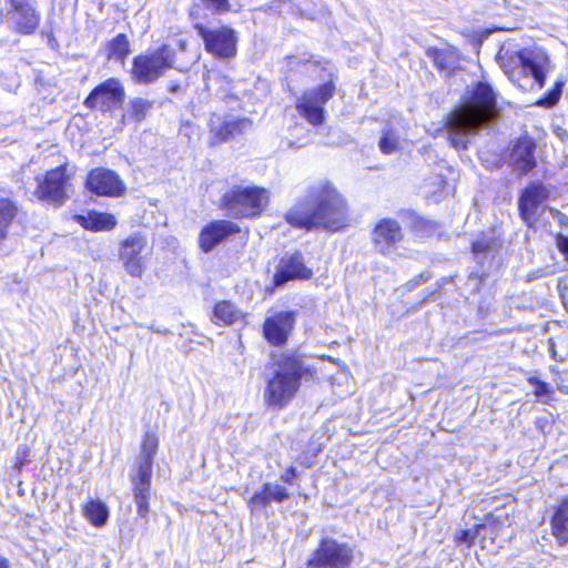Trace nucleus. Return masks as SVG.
<instances>
[{
    "instance_id": "obj_1",
    "label": "nucleus",
    "mask_w": 568,
    "mask_h": 568,
    "mask_svg": "<svg viewBox=\"0 0 568 568\" xmlns=\"http://www.w3.org/2000/svg\"><path fill=\"white\" fill-rule=\"evenodd\" d=\"M294 230L305 233L344 232L352 224L349 203L345 194L328 179L307 186L298 200L283 216Z\"/></svg>"
},
{
    "instance_id": "obj_2",
    "label": "nucleus",
    "mask_w": 568,
    "mask_h": 568,
    "mask_svg": "<svg viewBox=\"0 0 568 568\" xmlns=\"http://www.w3.org/2000/svg\"><path fill=\"white\" fill-rule=\"evenodd\" d=\"M498 115L497 92L488 82L477 81L466 90L460 103L445 115L446 141L455 150H467L478 131Z\"/></svg>"
},
{
    "instance_id": "obj_3",
    "label": "nucleus",
    "mask_w": 568,
    "mask_h": 568,
    "mask_svg": "<svg viewBox=\"0 0 568 568\" xmlns=\"http://www.w3.org/2000/svg\"><path fill=\"white\" fill-rule=\"evenodd\" d=\"M273 371L265 381L263 404L271 410L285 409L300 394L304 383H318L317 368L306 363L297 349L282 352L272 357Z\"/></svg>"
},
{
    "instance_id": "obj_4",
    "label": "nucleus",
    "mask_w": 568,
    "mask_h": 568,
    "mask_svg": "<svg viewBox=\"0 0 568 568\" xmlns=\"http://www.w3.org/2000/svg\"><path fill=\"white\" fill-rule=\"evenodd\" d=\"M498 63L507 79L523 92L541 90L549 72V58L538 55L530 48L500 50Z\"/></svg>"
},
{
    "instance_id": "obj_5",
    "label": "nucleus",
    "mask_w": 568,
    "mask_h": 568,
    "mask_svg": "<svg viewBox=\"0 0 568 568\" xmlns=\"http://www.w3.org/2000/svg\"><path fill=\"white\" fill-rule=\"evenodd\" d=\"M271 191L257 184L237 183L220 196L217 209L234 221L260 219L268 209Z\"/></svg>"
},
{
    "instance_id": "obj_6",
    "label": "nucleus",
    "mask_w": 568,
    "mask_h": 568,
    "mask_svg": "<svg viewBox=\"0 0 568 568\" xmlns=\"http://www.w3.org/2000/svg\"><path fill=\"white\" fill-rule=\"evenodd\" d=\"M74 175L75 166L68 160L45 170L36 178L33 197L44 206L62 207L74 193Z\"/></svg>"
},
{
    "instance_id": "obj_7",
    "label": "nucleus",
    "mask_w": 568,
    "mask_h": 568,
    "mask_svg": "<svg viewBox=\"0 0 568 568\" xmlns=\"http://www.w3.org/2000/svg\"><path fill=\"white\" fill-rule=\"evenodd\" d=\"M176 53L169 44H162L152 52L136 54L129 71L135 84H152L175 67Z\"/></svg>"
},
{
    "instance_id": "obj_8",
    "label": "nucleus",
    "mask_w": 568,
    "mask_h": 568,
    "mask_svg": "<svg viewBox=\"0 0 568 568\" xmlns=\"http://www.w3.org/2000/svg\"><path fill=\"white\" fill-rule=\"evenodd\" d=\"M335 79L331 78L322 84L304 91L295 101V110L301 119L310 125L318 128L326 121V103L336 94Z\"/></svg>"
},
{
    "instance_id": "obj_9",
    "label": "nucleus",
    "mask_w": 568,
    "mask_h": 568,
    "mask_svg": "<svg viewBox=\"0 0 568 568\" xmlns=\"http://www.w3.org/2000/svg\"><path fill=\"white\" fill-rule=\"evenodd\" d=\"M192 28L201 38L205 52L215 60L231 61L237 55L239 33L233 28L223 24L211 29L202 22Z\"/></svg>"
},
{
    "instance_id": "obj_10",
    "label": "nucleus",
    "mask_w": 568,
    "mask_h": 568,
    "mask_svg": "<svg viewBox=\"0 0 568 568\" xmlns=\"http://www.w3.org/2000/svg\"><path fill=\"white\" fill-rule=\"evenodd\" d=\"M151 255L148 237L141 232L130 234L118 244V258L125 273L133 278L144 275Z\"/></svg>"
},
{
    "instance_id": "obj_11",
    "label": "nucleus",
    "mask_w": 568,
    "mask_h": 568,
    "mask_svg": "<svg viewBox=\"0 0 568 568\" xmlns=\"http://www.w3.org/2000/svg\"><path fill=\"white\" fill-rule=\"evenodd\" d=\"M353 548L333 538H322L306 560L307 568H351Z\"/></svg>"
},
{
    "instance_id": "obj_12",
    "label": "nucleus",
    "mask_w": 568,
    "mask_h": 568,
    "mask_svg": "<svg viewBox=\"0 0 568 568\" xmlns=\"http://www.w3.org/2000/svg\"><path fill=\"white\" fill-rule=\"evenodd\" d=\"M125 100V89L118 78H108L97 84L84 98L83 105L100 114L114 113Z\"/></svg>"
},
{
    "instance_id": "obj_13",
    "label": "nucleus",
    "mask_w": 568,
    "mask_h": 568,
    "mask_svg": "<svg viewBox=\"0 0 568 568\" xmlns=\"http://www.w3.org/2000/svg\"><path fill=\"white\" fill-rule=\"evenodd\" d=\"M549 196L548 187L540 182H531L521 190L517 202L518 215L528 229L536 230L541 225Z\"/></svg>"
},
{
    "instance_id": "obj_14",
    "label": "nucleus",
    "mask_w": 568,
    "mask_h": 568,
    "mask_svg": "<svg viewBox=\"0 0 568 568\" xmlns=\"http://www.w3.org/2000/svg\"><path fill=\"white\" fill-rule=\"evenodd\" d=\"M296 321L297 312L294 310L268 312L261 326L263 339L271 347H285L293 335Z\"/></svg>"
},
{
    "instance_id": "obj_15",
    "label": "nucleus",
    "mask_w": 568,
    "mask_h": 568,
    "mask_svg": "<svg viewBox=\"0 0 568 568\" xmlns=\"http://www.w3.org/2000/svg\"><path fill=\"white\" fill-rule=\"evenodd\" d=\"M11 31L20 36L34 34L41 24L37 0H6Z\"/></svg>"
},
{
    "instance_id": "obj_16",
    "label": "nucleus",
    "mask_w": 568,
    "mask_h": 568,
    "mask_svg": "<svg viewBox=\"0 0 568 568\" xmlns=\"http://www.w3.org/2000/svg\"><path fill=\"white\" fill-rule=\"evenodd\" d=\"M84 189L99 197H120L126 186L121 176L113 170L103 166L91 169L84 179Z\"/></svg>"
},
{
    "instance_id": "obj_17",
    "label": "nucleus",
    "mask_w": 568,
    "mask_h": 568,
    "mask_svg": "<svg viewBox=\"0 0 568 568\" xmlns=\"http://www.w3.org/2000/svg\"><path fill=\"white\" fill-rule=\"evenodd\" d=\"M404 239L405 234L400 223L393 217L379 219L371 231L372 245L382 255L393 253Z\"/></svg>"
},
{
    "instance_id": "obj_18",
    "label": "nucleus",
    "mask_w": 568,
    "mask_h": 568,
    "mask_svg": "<svg viewBox=\"0 0 568 568\" xmlns=\"http://www.w3.org/2000/svg\"><path fill=\"white\" fill-rule=\"evenodd\" d=\"M241 232V226L234 220H212L201 229L197 246L202 253H210L220 244L239 235Z\"/></svg>"
},
{
    "instance_id": "obj_19",
    "label": "nucleus",
    "mask_w": 568,
    "mask_h": 568,
    "mask_svg": "<svg viewBox=\"0 0 568 568\" xmlns=\"http://www.w3.org/2000/svg\"><path fill=\"white\" fill-rule=\"evenodd\" d=\"M313 275V270L305 264L303 253L295 251L280 258L272 277V290L293 281H310Z\"/></svg>"
},
{
    "instance_id": "obj_20",
    "label": "nucleus",
    "mask_w": 568,
    "mask_h": 568,
    "mask_svg": "<svg viewBox=\"0 0 568 568\" xmlns=\"http://www.w3.org/2000/svg\"><path fill=\"white\" fill-rule=\"evenodd\" d=\"M537 140L528 133L520 134L508 152V166L519 175H527L537 166Z\"/></svg>"
},
{
    "instance_id": "obj_21",
    "label": "nucleus",
    "mask_w": 568,
    "mask_h": 568,
    "mask_svg": "<svg viewBox=\"0 0 568 568\" xmlns=\"http://www.w3.org/2000/svg\"><path fill=\"white\" fill-rule=\"evenodd\" d=\"M71 220L83 230L91 233L111 232L118 225V220L114 214L95 210L73 214Z\"/></svg>"
},
{
    "instance_id": "obj_22",
    "label": "nucleus",
    "mask_w": 568,
    "mask_h": 568,
    "mask_svg": "<svg viewBox=\"0 0 568 568\" xmlns=\"http://www.w3.org/2000/svg\"><path fill=\"white\" fill-rule=\"evenodd\" d=\"M159 450V436L155 430L144 432L140 444V458L136 470L130 477L152 478L153 460Z\"/></svg>"
},
{
    "instance_id": "obj_23",
    "label": "nucleus",
    "mask_w": 568,
    "mask_h": 568,
    "mask_svg": "<svg viewBox=\"0 0 568 568\" xmlns=\"http://www.w3.org/2000/svg\"><path fill=\"white\" fill-rule=\"evenodd\" d=\"M426 55L432 60L435 69L450 78L459 69L460 54L457 48L447 44L444 48L428 47Z\"/></svg>"
},
{
    "instance_id": "obj_24",
    "label": "nucleus",
    "mask_w": 568,
    "mask_h": 568,
    "mask_svg": "<svg viewBox=\"0 0 568 568\" xmlns=\"http://www.w3.org/2000/svg\"><path fill=\"white\" fill-rule=\"evenodd\" d=\"M290 498V493L284 486L264 483L260 490L248 499L250 510L256 511L267 507L272 501L281 504Z\"/></svg>"
},
{
    "instance_id": "obj_25",
    "label": "nucleus",
    "mask_w": 568,
    "mask_h": 568,
    "mask_svg": "<svg viewBox=\"0 0 568 568\" xmlns=\"http://www.w3.org/2000/svg\"><path fill=\"white\" fill-rule=\"evenodd\" d=\"M504 528V523L493 513H487L483 517V523L475 525V535H477V545L481 549L494 547Z\"/></svg>"
},
{
    "instance_id": "obj_26",
    "label": "nucleus",
    "mask_w": 568,
    "mask_h": 568,
    "mask_svg": "<svg viewBox=\"0 0 568 568\" xmlns=\"http://www.w3.org/2000/svg\"><path fill=\"white\" fill-rule=\"evenodd\" d=\"M550 530L559 546L568 544V496L561 497L554 506Z\"/></svg>"
},
{
    "instance_id": "obj_27",
    "label": "nucleus",
    "mask_w": 568,
    "mask_h": 568,
    "mask_svg": "<svg viewBox=\"0 0 568 568\" xmlns=\"http://www.w3.org/2000/svg\"><path fill=\"white\" fill-rule=\"evenodd\" d=\"M248 120L241 118L231 121H223L217 128L211 131L209 146L214 148L226 143L244 132Z\"/></svg>"
},
{
    "instance_id": "obj_28",
    "label": "nucleus",
    "mask_w": 568,
    "mask_h": 568,
    "mask_svg": "<svg viewBox=\"0 0 568 568\" xmlns=\"http://www.w3.org/2000/svg\"><path fill=\"white\" fill-rule=\"evenodd\" d=\"M243 320L245 315L229 300L217 301L212 307L211 322L214 325L231 326Z\"/></svg>"
},
{
    "instance_id": "obj_29",
    "label": "nucleus",
    "mask_w": 568,
    "mask_h": 568,
    "mask_svg": "<svg viewBox=\"0 0 568 568\" xmlns=\"http://www.w3.org/2000/svg\"><path fill=\"white\" fill-rule=\"evenodd\" d=\"M132 491L136 505V514L140 518L146 519L150 514L151 481L152 478L130 477Z\"/></svg>"
},
{
    "instance_id": "obj_30",
    "label": "nucleus",
    "mask_w": 568,
    "mask_h": 568,
    "mask_svg": "<svg viewBox=\"0 0 568 568\" xmlns=\"http://www.w3.org/2000/svg\"><path fill=\"white\" fill-rule=\"evenodd\" d=\"M20 207L16 201L9 197H0V243L9 237V232L18 219Z\"/></svg>"
},
{
    "instance_id": "obj_31",
    "label": "nucleus",
    "mask_w": 568,
    "mask_h": 568,
    "mask_svg": "<svg viewBox=\"0 0 568 568\" xmlns=\"http://www.w3.org/2000/svg\"><path fill=\"white\" fill-rule=\"evenodd\" d=\"M131 54V43L125 33H118L105 43V58L124 63Z\"/></svg>"
},
{
    "instance_id": "obj_32",
    "label": "nucleus",
    "mask_w": 568,
    "mask_h": 568,
    "mask_svg": "<svg viewBox=\"0 0 568 568\" xmlns=\"http://www.w3.org/2000/svg\"><path fill=\"white\" fill-rule=\"evenodd\" d=\"M83 516L85 519L97 528L103 527L110 517L108 506L98 499H90L83 505Z\"/></svg>"
},
{
    "instance_id": "obj_33",
    "label": "nucleus",
    "mask_w": 568,
    "mask_h": 568,
    "mask_svg": "<svg viewBox=\"0 0 568 568\" xmlns=\"http://www.w3.org/2000/svg\"><path fill=\"white\" fill-rule=\"evenodd\" d=\"M154 108V102L145 98L136 97L129 102L126 115L130 122L141 123L148 119Z\"/></svg>"
},
{
    "instance_id": "obj_34",
    "label": "nucleus",
    "mask_w": 568,
    "mask_h": 568,
    "mask_svg": "<svg viewBox=\"0 0 568 568\" xmlns=\"http://www.w3.org/2000/svg\"><path fill=\"white\" fill-rule=\"evenodd\" d=\"M440 225L434 220L417 216L413 220L410 230L419 240L433 237L439 230Z\"/></svg>"
},
{
    "instance_id": "obj_35",
    "label": "nucleus",
    "mask_w": 568,
    "mask_h": 568,
    "mask_svg": "<svg viewBox=\"0 0 568 568\" xmlns=\"http://www.w3.org/2000/svg\"><path fill=\"white\" fill-rule=\"evenodd\" d=\"M564 87L565 82L562 80H557L554 85L535 102V105L547 109L555 106L561 98Z\"/></svg>"
},
{
    "instance_id": "obj_36",
    "label": "nucleus",
    "mask_w": 568,
    "mask_h": 568,
    "mask_svg": "<svg viewBox=\"0 0 568 568\" xmlns=\"http://www.w3.org/2000/svg\"><path fill=\"white\" fill-rule=\"evenodd\" d=\"M527 383L534 387V395L537 399H544L546 404L555 400V392L547 382L536 376H528Z\"/></svg>"
},
{
    "instance_id": "obj_37",
    "label": "nucleus",
    "mask_w": 568,
    "mask_h": 568,
    "mask_svg": "<svg viewBox=\"0 0 568 568\" xmlns=\"http://www.w3.org/2000/svg\"><path fill=\"white\" fill-rule=\"evenodd\" d=\"M378 146L384 155L393 154L399 149V138L394 131L386 130L379 139Z\"/></svg>"
},
{
    "instance_id": "obj_38",
    "label": "nucleus",
    "mask_w": 568,
    "mask_h": 568,
    "mask_svg": "<svg viewBox=\"0 0 568 568\" xmlns=\"http://www.w3.org/2000/svg\"><path fill=\"white\" fill-rule=\"evenodd\" d=\"M31 449L28 445H19L16 449L14 458L12 460V470L19 475L22 473L24 466L30 462Z\"/></svg>"
},
{
    "instance_id": "obj_39",
    "label": "nucleus",
    "mask_w": 568,
    "mask_h": 568,
    "mask_svg": "<svg viewBox=\"0 0 568 568\" xmlns=\"http://www.w3.org/2000/svg\"><path fill=\"white\" fill-rule=\"evenodd\" d=\"M477 542V535H475V526L473 529H462L457 531L454 536V544L457 547H460L463 545L466 546V548H470L474 546V544Z\"/></svg>"
},
{
    "instance_id": "obj_40",
    "label": "nucleus",
    "mask_w": 568,
    "mask_h": 568,
    "mask_svg": "<svg viewBox=\"0 0 568 568\" xmlns=\"http://www.w3.org/2000/svg\"><path fill=\"white\" fill-rule=\"evenodd\" d=\"M206 7L211 8L215 14H225L232 11L231 0H201Z\"/></svg>"
},
{
    "instance_id": "obj_41",
    "label": "nucleus",
    "mask_w": 568,
    "mask_h": 568,
    "mask_svg": "<svg viewBox=\"0 0 568 568\" xmlns=\"http://www.w3.org/2000/svg\"><path fill=\"white\" fill-rule=\"evenodd\" d=\"M493 248L491 240L487 239L485 235L477 237L471 242L470 251L474 255L486 254Z\"/></svg>"
},
{
    "instance_id": "obj_42",
    "label": "nucleus",
    "mask_w": 568,
    "mask_h": 568,
    "mask_svg": "<svg viewBox=\"0 0 568 568\" xmlns=\"http://www.w3.org/2000/svg\"><path fill=\"white\" fill-rule=\"evenodd\" d=\"M280 479L287 486L297 485L298 481V473L296 466H287L284 471L281 474Z\"/></svg>"
},
{
    "instance_id": "obj_43",
    "label": "nucleus",
    "mask_w": 568,
    "mask_h": 568,
    "mask_svg": "<svg viewBox=\"0 0 568 568\" xmlns=\"http://www.w3.org/2000/svg\"><path fill=\"white\" fill-rule=\"evenodd\" d=\"M315 455L310 452H303L296 457V464L303 468H311L314 465Z\"/></svg>"
},
{
    "instance_id": "obj_44",
    "label": "nucleus",
    "mask_w": 568,
    "mask_h": 568,
    "mask_svg": "<svg viewBox=\"0 0 568 568\" xmlns=\"http://www.w3.org/2000/svg\"><path fill=\"white\" fill-rule=\"evenodd\" d=\"M556 245L565 261L568 262V236L558 234L556 236Z\"/></svg>"
},
{
    "instance_id": "obj_45",
    "label": "nucleus",
    "mask_w": 568,
    "mask_h": 568,
    "mask_svg": "<svg viewBox=\"0 0 568 568\" xmlns=\"http://www.w3.org/2000/svg\"><path fill=\"white\" fill-rule=\"evenodd\" d=\"M0 568H10V562L8 558L0 557Z\"/></svg>"
},
{
    "instance_id": "obj_46",
    "label": "nucleus",
    "mask_w": 568,
    "mask_h": 568,
    "mask_svg": "<svg viewBox=\"0 0 568 568\" xmlns=\"http://www.w3.org/2000/svg\"><path fill=\"white\" fill-rule=\"evenodd\" d=\"M168 90L172 93H175L180 90V84L179 83H170Z\"/></svg>"
},
{
    "instance_id": "obj_47",
    "label": "nucleus",
    "mask_w": 568,
    "mask_h": 568,
    "mask_svg": "<svg viewBox=\"0 0 568 568\" xmlns=\"http://www.w3.org/2000/svg\"><path fill=\"white\" fill-rule=\"evenodd\" d=\"M183 126L191 129L193 126V123L191 121H185L182 123Z\"/></svg>"
}]
</instances>
